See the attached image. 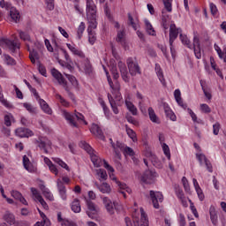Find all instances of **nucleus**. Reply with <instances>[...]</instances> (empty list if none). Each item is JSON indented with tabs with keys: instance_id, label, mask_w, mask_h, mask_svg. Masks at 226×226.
I'll list each match as a JSON object with an SVG mask.
<instances>
[{
	"instance_id": "obj_36",
	"label": "nucleus",
	"mask_w": 226,
	"mask_h": 226,
	"mask_svg": "<svg viewBox=\"0 0 226 226\" xmlns=\"http://www.w3.org/2000/svg\"><path fill=\"white\" fill-rule=\"evenodd\" d=\"M148 116L152 123H156L157 124H160V118L158 117V116H156L154 109H153V108L151 107L148 108Z\"/></svg>"
},
{
	"instance_id": "obj_44",
	"label": "nucleus",
	"mask_w": 226,
	"mask_h": 226,
	"mask_svg": "<svg viewBox=\"0 0 226 226\" xmlns=\"http://www.w3.org/2000/svg\"><path fill=\"white\" fill-rule=\"evenodd\" d=\"M52 160L55 162V163H57V165L62 167V169H65V170L70 171V167H68V164H66V162H64L59 157H53Z\"/></svg>"
},
{
	"instance_id": "obj_47",
	"label": "nucleus",
	"mask_w": 226,
	"mask_h": 226,
	"mask_svg": "<svg viewBox=\"0 0 226 226\" xmlns=\"http://www.w3.org/2000/svg\"><path fill=\"white\" fill-rule=\"evenodd\" d=\"M66 79H68L69 82H71L72 86L73 87H79V81L77 80V78L73 75L66 74L64 73Z\"/></svg>"
},
{
	"instance_id": "obj_46",
	"label": "nucleus",
	"mask_w": 226,
	"mask_h": 226,
	"mask_svg": "<svg viewBox=\"0 0 226 226\" xmlns=\"http://www.w3.org/2000/svg\"><path fill=\"white\" fill-rule=\"evenodd\" d=\"M97 176L100 177L99 181H107L109 176L107 175V171L103 169L97 170Z\"/></svg>"
},
{
	"instance_id": "obj_17",
	"label": "nucleus",
	"mask_w": 226,
	"mask_h": 226,
	"mask_svg": "<svg viewBox=\"0 0 226 226\" xmlns=\"http://www.w3.org/2000/svg\"><path fill=\"white\" fill-rule=\"evenodd\" d=\"M181 28H177L176 24H171L170 26V45H172L177 39V36L181 34Z\"/></svg>"
},
{
	"instance_id": "obj_10",
	"label": "nucleus",
	"mask_w": 226,
	"mask_h": 226,
	"mask_svg": "<svg viewBox=\"0 0 226 226\" xmlns=\"http://www.w3.org/2000/svg\"><path fill=\"white\" fill-rule=\"evenodd\" d=\"M102 204L109 215H114L115 209H117L119 203L113 201L109 197H102Z\"/></svg>"
},
{
	"instance_id": "obj_23",
	"label": "nucleus",
	"mask_w": 226,
	"mask_h": 226,
	"mask_svg": "<svg viewBox=\"0 0 226 226\" xmlns=\"http://www.w3.org/2000/svg\"><path fill=\"white\" fill-rule=\"evenodd\" d=\"M91 133L95 135V137H99V139H103V131H102V127L97 124H93L90 128Z\"/></svg>"
},
{
	"instance_id": "obj_33",
	"label": "nucleus",
	"mask_w": 226,
	"mask_h": 226,
	"mask_svg": "<svg viewBox=\"0 0 226 226\" xmlns=\"http://www.w3.org/2000/svg\"><path fill=\"white\" fill-rule=\"evenodd\" d=\"M10 17L12 22H19L20 20V13L15 7L10 9Z\"/></svg>"
},
{
	"instance_id": "obj_52",
	"label": "nucleus",
	"mask_w": 226,
	"mask_h": 226,
	"mask_svg": "<svg viewBox=\"0 0 226 226\" xmlns=\"http://www.w3.org/2000/svg\"><path fill=\"white\" fill-rule=\"evenodd\" d=\"M23 107L30 113V114H36L38 110L35 107L32 106L29 102H24Z\"/></svg>"
},
{
	"instance_id": "obj_50",
	"label": "nucleus",
	"mask_w": 226,
	"mask_h": 226,
	"mask_svg": "<svg viewBox=\"0 0 226 226\" xmlns=\"http://www.w3.org/2000/svg\"><path fill=\"white\" fill-rule=\"evenodd\" d=\"M89 20V26L87 28V32H93V29H96L98 27V23L96 22V14L94 19H88Z\"/></svg>"
},
{
	"instance_id": "obj_55",
	"label": "nucleus",
	"mask_w": 226,
	"mask_h": 226,
	"mask_svg": "<svg viewBox=\"0 0 226 226\" xmlns=\"http://www.w3.org/2000/svg\"><path fill=\"white\" fill-rule=\"evenodd\" d=\"M120 190H119V193H122V195L124 196V199H126V192L127 193H132V189L128 186L123 187V186H119Z\"/></svg>"
},
{
	"instance_id": "obj_61",
	"label": "nucleus",
	"mask_w": 226,
	"mask_h": 226,
	"mask_svg": "<svg viewBox=\"0 0 226 226\" xmlns=\"http://www.w3.org/2000/svg\"><path fill=\"white\" fill-rule=\"evenodd\" d=\"M162 150L167 158L170 160V148H169V145L162 143Z\"/></svg>"
},
{
	"instance_id": "obj_32",
	"label": "nucleus",
	"mask_w": 226,
	"mask_h": 226,
	"mask_svg": "<svg viewBox=\"0 0 226 226\" xmlns=\"http://www.w3.org/2000/svg\"><path fill=\"white\" fill-rule=\"evenodd\" d=\"M110 87L113 91L117 92L116 100H117L118 102H121V100H123V97L121 96V93L119 92L121 90V85L117 81H116L115 83L112 84Z\"/></svg>"
},
{
	"instance_id": "obj_2",
	"label": "nucleus",
	"mask_w": 226,
	"mask_h": 226,
	"mask_svg": "<svg viewBox=\"0 0 226 226\" xmlns=\"http://www.w3.org/2000/svg\"><path fill=\"white\" fill-rule=\"evenodd\" d=\"M61 112L63 117H64V119L67 121L70 126H72V128H79V124H77L75 118L79 123H84V124H87V122H86V119L84 117V115H82L79 112L75 111L74 115L68 112L66 109H62Z\"/></svg>"
},
{
	"instance_id": "obj_45",
	"label": "nucleus",
	"mask_w": 226,
	"mask_h": 226,
	"mask_svg": "<svg viewBox=\"0 0 226 226\" xmlns=\"http://www.w3.org/2000/svg\"><path fill=\"white\" fill-rule=\"evenodd\" d=\"M84 31H86V23L81 22L77 30L78 40L82 39V34H84Z\"/></svg>"
},
{
	"instance_id": "obj_5",
	"label": "nucleus",
	"mask_w": 226,
	"mask_h": 226,
	"mask_svg": "<svg viewBox=\"0 0 226 226\" xmlns=\"http://www.w3.org/2000/svg\"><path fill=\"white\" fill-rule=\"evenodd\" d=\"M0 47H3L4 49H9L12 54H15V52L20 49V43H19L17 39L11 41L10 39L2 38L0 39Z\"/></svg>"
},
{
	"instance_id": "obj_18",
	"label": "nucleus",
	"mask_w": 226,
	"mask_h": 226,
	"mask_svg": "<svg viewBox=\"0 0 226 226\" xmlns=\"http://www.w3.org/2000/svg\"><path fill=\"white\" fill-rule=\"evenodd\" d=\"M36 144L41 151H44V153H46V154L49 153L47 147H50V146H52V142H50V140L45 137H40L36 141Z\"/></svg>"
},
{
	"instance_id": "obj_15",
	"label": "nucleus",
	"mask_w": 226,
	"mask_h": 226,
	"mask_svg": "<svg viewBox=\"0 0 226 226\" xmlns=\"http://www.w3.org/2000/svg\"><path fill=\"white\" fill-rule=\"evenodd\" d=\"M51 74L52 77L56 79L59 86H63L64 89H68V81H66V79H64V77H63V74H61L59 71H57L56 69H52Z\"/></svg>"
},
{
	"instance_id": "obj_48",
	"label": "nucleus",
	"mask_w": 226,
	"mask_h": 226,
	"mask_svg": "<svg viewBox=\"0 0 226 226\" xmlns=\"http://www.w3.org/2000/svg\"><path fill=\"white\" fill-rule=\"evenodd\" d=\"M30 190L32 192L33 199H34V200H38V202H40V200L43 199V197L41 196V194H40V192H38L36 188L32 187Z\"/></svg>"
},
{
	"instance_id": "obj_53",
	"label": "nucleus",
	"mask_w": 226,
	"mask_h": 226,
	"mask_svg": "<svg viewBox=\"0 0 226 226\" xmlns=\"http://www.w3.org/2000/svg\"><path fill=\"white\" fill-rule=\"evenodd\" d=\"M42 195H44L45 199H47L48 200H50L51 202L54 201V194L50 192V190L44 188L42 190Z\"/></svg>"
},
{
	"instance_id": "obj_14",
	"label": "nucleus",
	"mask_w": 226,
	"mask_h": 226,
	"mask_svg": "<svg viewBox=\"0 0 226 226\" xmlns=\"http://www.w3.org/2000/svg\"><path fill=\"white\" fill-rule=\"evenodd\" d=\"M96 17V4L94 1L87 0V18L94 20Z\"/></svg>"
},
{
	"instance_id": "obj_6",
	"label": "nucleus",
	"mask_w": 226,
	"mask_h": 226,
	"mask_svg": "<svg viewBox=\"0 0 226 226\" xmlns=\"http://www.w3.org/2000/svg\"><path fill=\"white\" fill-rule=\"evenodd\" d=\"M132 220L134 226H149V220L147 219V215L144 212V208H140V220L139 219V215L137 211L132 214Z\"/></svg>"
},
{
	"instance_id": "obj_37",
	"label": "nucleus",
	"mask_w": 226,
	"mask_h": 226,
	"mask_svg": "<svg viewBox=\"0 0 226 226\" xmlns=\"http://www.w3.org/2000/svg\"><path fill=\"white\" fill-rule=\"evenodd\" d=\"M108 100L109 102L110 107L114 112V114H119V109H117V104H116V101L114 97L110 94H108Z\"/></svg>"
},
{
	"instance_id": "obj_11",
	"label": "nucleus",
	"mask_w": 226,
	"mask_h": 226,
	"mask_svg": "<svg viewBox=\"0 0 226 226\" xmlns=\"http://www.w3.org/2000/svg\"><path fill=\"white\" fill-rule=\"evenodd\" d=\"M150 198L155 209H160V204L163 202V194L160 192L150 191Z\"/></svg>"
},
{
	"instance_id": "obj_19",
	"label": "nucleus",
	"mask_w": 226,
	"mask_h": 226,
	"mask_svg": "<svg viewBox=\"0 0 226 226\" xmlns=\"http://www.w3.org/2000/svg\"><path fill=\"white\" fill-rule=\"evenodd\" d=\"M15 133L18 137H20L21 139L33 137V135H34L33 131L22 127L16 129Z\"/></svg>"
},
{
	"instance_id": "obj_62",
	"label": "nucleus",
	"mask_w": 226,
	"mask_h": 226,
	"mask_svg": "<svg viewBox=\"0 0 226 226\" xmlns=\"http://www.w3.org/2000/svg\"><path fill=\"white\" fill-rule=\"evenodd\" d=\"M124 154L126 156V154L128 156H133L135 154V152L133 151V149L130 147L125 146V148H124Z\"/></svg>"
},
{
	"instance_id": "obj_38",
	"label": "nucleus",
	"mask_w": 226,
	"mask_h": 226,
	"mask_svg": "<svg viewBox=\"0 0 226 226\" xmlns=\"http://www.w3.org/2000/svg\"><path fill=\"white\" fill-rule=\"evenodd\" d=\"M179 39H180V41L183 43V45L187 47V49H193V46H192V42L190 41V39H188V36L183 34H180Z\"/></svg>"
},
{
	"instance_id": "obj_34",
	"label": "nucleus",
	"mask_w": 226,
	"mask_h": 226,
	"mask_svg": "<svg viewBox=\"0 0 226 226\" xmlns=\"http://www.w3.org/2000/svg\"><path fill=\"white\" fill-rule=\"evenodd\" d=\"M0 103L4 105L6 109H13V104L10 103L8 100L4 99V94H3V88L0 85Z\"/></svg>"
},
{
	"instance_id": "obj_41",
	"label": "nucleus",
	"mask_w": 226,
	"mask_h": 226,
	"mask_svg": "<svg viewBox=\"0 0 226 226\" xmlns=\"http://www.w3.org/2000/svg\"><path fill=\"white\" fill-rule=\"evenodd\" d=\"M144 22H145L147 33H148L151 36H156V32L154 31V28H153V25H151V22H149V19H145Z\"/></svg>"
},
{
	"instance_id": "obj_8",
	"label": "nucleus",
	"mask_w": 226,
	"mask_h": 226,
	"mask_svg": "<svg viewBox=\"0 0 226 226\" xmlns=\"http://www.w3.org/2000/svg\"><path fill=\"white\" fill-rule=\"evenodd\" d=\"M87 204V215L92 220H96V216H98V213H100V207L94 204L91 200H86Z\"/></svg>"
},
{
	"instance_id": "obj_64",
	"label": "nucleus",
	"mask_w": 226,
	"mask_h": 226,
	"mask_svg": "<svg viewBox=\"0 0 226 226\" xmlns=\"http://www.w3.org/2000/svg\"><path fill=\"white\" fill-rule=\"evenodd\" d=\"M0 6L4 8V10H11V8H13L10 3L4 0L0 1Z\"/></svg>"
},
{
	"instance_id": "obj_9",
	"label": "nucleus",
	"mask_w": 226,
	"mask_h": 226,
	"mask_svg": "<svg viewBox=\"0 0 226 226\" xmlns=\"http://www.w3.org/2000/svg\"><path fill=\"white\" fill-rule=\"evenodd\" d=\"M158 177V173L154 170H147L141 176L142 183H146L147 185H151L154 183V180Z\"/></svg>"
},
{
	"instance_id": "obj_26",
	"label": "nucleus",
	"mask_w": 226,
	"mask_h": 226,
	"mask_svg": "<svg viewBox=\"0 0 226 226\" xmlns=\"http://www.w3.org/2000/svg\"><path fill=\"white\" fill-rule=\"evenodd\" d=\"M174 97L177 102V103L182 107V109H187L188 105H186L185 102H183V98H181V90L176 89L174 91Z\"/></svg>"
},
{
	"instance_id": "obj_39",
	"label": "nucleus",
	"mask_w": 226,
	"mask_h": 226,
	"mask_svg": "<svg viewBox=\"0 0 226 226\" xmlns=\"http://www.w3.org/2000/svg\"><path fill=\"white\" fill-rule=\"evenodd\" d=\"M28 51H29V58L31 63H33V64H34V63H36L37 59H40V55L38 54V51L33 49L31 50V49L28 47Z\"/></svg>"
},
{
	"instance_id": "obj_12",
	"label": "nucleus",
	"mask_w": 226,
	"mask_h": 226,
	"mask_svg": "<svg viewBox=\"0 0 226 226\" xmlns=\"http://www.w3.org/2000/svg\"><path fill=\"white\" fill-rule=\"evenodd\" d=\"M196 158L200 162V167H206L208 172H213V164L204 154H196Z\"/></svg>"
},
{
	"instance_id": "obj_59",
	"label": "nucleus",
	"mask_w": 226,
	"mask_h": 226,
	"mask_svg": "<svg viewBox=\"0 0 226 226\" xmlns=\"http://www.w3.org/2000/svg\"><path fill=\"white\" fill-rule=\"evenodd\" d=\"M11 121H13V115L7 114L4 116V124L5 126H11Z\"/></svg>"
},
{
	"instance_id": "obj_54",
	"label": "nucleus",
	"mask_w": 226,
	"mask_h": 226,
	"mask_svg": "<svg viewBox=\"0 0 226 226\" xmlns=\"http://www.w3.org/2000/svg\"><path fill=\"white\" fill-rule=\"evenodd\" d=\"M4 61L6 63V64L11 65V66H15V64H17V62L15 61V59H13V57L10 56V55H4Z\"/></svg>"
},
{
	"instance_id": "obj_58",
	"label": "nucleus",
	"mask_w": 226,
	"mask_h": 226,
	"mask_svg": "<svg viewBox=\"0 0 226 226\" xmlns=\"http://www.w3.org/2000/svg\"><path fill=\"white\" fill-rule=\"evenodd\" d=\"M88 33V41L90 45H94L96 41V33L94 32H87Z\"/></svg>"
},
{
	"instance_id": "obj_49",
	"label": "nucleus",
	"mask_w": 226,
	"mask_h": 226,
	"mask_svg": "<svg viewBox=\"0 0 226 226\" xmlns=\"http://www.w3.org/2000/svg\"><path fill=\"white\" fill-rule=\"evenodd\" d=\"M30 190L32 192L33 199H34V200H38V202H40V200L43 199V197L41 196V194H40V192H38L36 188L32 187Z\"/></svg>"
},
{
	"instance_id": "obj_31",
	"label": "nucleus",
	"mask_w": 226,
	"mask_h": 226,
	"mask_svg": "<svg viewBox=\"0 0 226 226\" xmlns=\"http://www.w3.org/2000/svg\"><path fill=\"white\" fill-rule=\"evenodd\" d=\"M20 40L26 42L27 48H29V43H33V40H31V35L29 34L23 32L21 30L19 31Z\"/></svg>"
},
{
	"instance_id": "obj_51",
	"label": "nucleus",
	"mask_w": 226,
	"mask_h": 226,
	"mask_svg": "<svg viewBox=\"0 0 226 226\" xmlns=\"http://www.w3.org/2000/svg\"><path fill=\"white\" fill-rule=\"evenodd\" d=\"M128 20H129L130 26H132L134 31H137L139 27V21L138 20L135 21L131 13H128Z\"/></svg>"
},
{
	"instance_id": "obj_3",
	"label": "nucleus",
	"mask_w": 226,
	"mask_h": 226,
	"mask_svg": "<svg viewBox=\"0 0 226 226\" xmlns=\"http://www.w3.org/2000/svg\"><path fill=\"white\" fill-rule=\"evenodd\" d=\"M79 146L80 147H82V149H85V151H87L88 154H90L91 161L94 163V167H102L103 165L102 158L98 157V155L94 154V150H93V147H91L89 144L86 143V141H81L79 143Z\"/></svg>"
},
{
	"instance_id": "obj_40",
	"label": "nucleus",
	"mask_w": 226,
	"mask_h": 226,
	"mask_svg": "<svg viewBox=\"0 0 226 226\" xmlns=\"http://www.w3.org/2000/svg\"><path fill=\"white\" fill-rule=\"evenodd\" d=\"M109 72H111V75L113 76V79L115 80H117V79H119V72H117V65H116V64H112V62H110V64H109Z\"/></svg>"
},
{
	"instance_id": "obj_57",
	"label": "nucleus",
	"mask_w": 226,
	"mask_h": 226,
	"mask_svg": "<svg viewBox=\"0 0 226 226\" xmlns=\"http://www.w3.org/2000/svg\"><path fill=\"white\" fill-rule=\"evenodd\" d=\"M182 184H183L185 192H186V193H190V184L188 183V179L186 178V177H182Z\"/></svg>"
},
{
	"instance_id": "obj_28",
	"label": "nucleus",
	"mask_w": 226,
	"mask_h": 226,
	"mask_svg": "<svg viewBox=\"0 0 226 226\" xmlns=\"http://www.w3.org/2000/svg\"><path fill=\"white\" fill-rule=\"evenodd\" d=\"M209 215H210V220L213 223V225L218 224V214L216 212V208L215 206H211L209 208Z\"/></svg>"
},
{
	"instance_id": "obj_16",
	"label": "nucleus",
	"mask_w": 226,
	"mask_h": 226,
	"mask_svg": "<svg viewBox=\"0 0 226 226\" xmlns=\"http://www.w3.org/2000/svg\"><path fill=\"white\" fill-rule=\"evenodd\" d=\"M117 66L123 80L126 83L130 82V74H128V68H126V64L119 60L117 63Z\"/></svg>"
},
{
	"instance_id": "obj_25",
	"label": "nucleus",
	"mask_w": 226,
	"mask_h": 226,
	"mask_svg": "<svg viewBox=\"0 0 226 226\" xmlns=\"http://www.w3.org/2000/svg\"><path fill=\"white\" fill-rule=\"evenodd\" d=\"M23 165L26 170L28 172H34V170H36L27 155L23 156Z\"/></svg>"
},
{
	"instance_id": "obj_43",
	"label": "nucleus",
	"mask_w": 226,
	"mask_h": 226,
	"mask_svg": "<svg viewBox=\"0 0 226 226\" xmlns=\"http://www.w3.org/2000/svg\"><path fill=\"white\" fill-rule=\"evenodd\" d=\"M125 132L132 140V142H137V133L135 131H133L132 128L128 127V125H125Z\"/></svg>"
},
{
	"instance_id": "obj_22",
	"label": "nucleus",
	"mask_w": 226,
	"mask_h": 226,
	"mask_svg": "<svg viewBox=\"0 0 226 226\" xmlns=\"http://www.w3.org/2000/svg\"><path fill=\"white\" fill-rule=\"evenodd\" d=\"M95 186L97 189H99V192L101 193H110L112 192V187H110V185H109L107 182H104L102 184L95 183Z\"/></svg>"
},
{
	"instance_id": "obj_13",
	"label": "nucleus",
	"mask_w": 226,
	"mask_h": 226,
	"mask_svg": "<svg viewBox=\"0 0 226 226\" xmlns=\"http://www.w3.org/2000/svg\"><path fill=\"white\" fill-rule=\"evenodd\" d=\"M116 41L120 43L124 50H128V42L126 41V30H124V28L117 31Z\"/></svg>"
},
{
	"instance_id": "obj_7",
	"label": "nucleus",
	"mask_w": 226,
	"mask_h": 226,
	"mask_svg": "<svg viewBox=\"0 0 226 226\" xmlns=\"http://www.w3.org/2000/svg\"><path fill=\"white\" fill-rule=\"evenodd\" d=\"M126 64L132 77H135L137 74L140 75V66L139 65V62H137V58L128 57L126 59Z\"/></svg>"
},
{
	"instance_id": "obj_20",
	"label": "nucleus",
	"mask_w": 226,
	"mask_h": 226,
	"mask_svg": "<svg viewBox=\"0 0 226 226\" xmlns=\"http://www.w3.org/2000/svg\"><path fill=\"white\" fill-rule=\"evenodd\" d=\"M175 193L177 199L180 200L182 206L184 207H188V201H187L186 196H185V192H183V189L177 187L175 189Z\"/></svg>"
},
{
	"instance_id": "obj_63",
	"label": "nucleus",
	"mask_w": 226,
	"mask_h": 226,
	"mask_svg": "<svg viewBox=\"0 0 226 226\" xmlns=\"http://www.w3.org/2000/svg\"><path fill=\"white\" fill-rule=\"evenodd\" d=\"M200 110L204 114H209L211 112V108H209V105L203 103V104H200Z\"/></svg>"
},
{
	"instance_id": "obj_24",
	"label": "nucleus",
	"mask_w": 226,
	"mask_h": 226,
	"mask_svg": "<svg viewBox=\"0 0 226 226\" xmlns=\"http://www.w3.org/2000/svg\"><path fill=\"white\" fill-rule=\"evenodd\" d=\"M124 103L126 109L132 116H139V109H137V107L133 105V102H132L130 99H125Z\"/></svg>"
},
{
	"instance_id": "obj_27",
	"label": "nucleus",
	"mask_w": 226,
	"mask_h": 226,
	"mask_svg": "<svg viewBox=\"0 0 226 226\" xmlns=\"http://www.w3.org/2000/svg\"><path fill=\"white\" fill-rule=\"evenodd\" d=\"M155 73L162 86H167V81H165V78L163 77V71L162 70L160 64H155Z\"/></svg>"
},
{
	"instance_id": "obj_42",
	"label": "nucleus",
	"mask_w": 226,
	"mask_h": 226,
	"mask_svg": "<svg viewBox=\"0 0 226 226\" xmlns=\"http://www.w3.org/2000/svg\"><path fill=\"white\" fill-rule=\"evenodd\" d=\"M100 104L102 108V110L104 112V116H106L107 119H110L112 117V113L110 112V109L109 107H107V104L105 103V101H101Z\"/></svg>"
},
{
	"instance_id": "obj_21",
	"label": "nucleus",
	"mask_w": 226,
	"mask_h": 226,
	"mask_svg": "<svg viewBox=\"0 0 226 226\" xmlns=\"http://www.w3.org/2000/svg\"><path fill=\"white\" fill-rule=\"evenodd\" d=\"M136 98L139 100L138 107L142 114H146V100L144 99V95L140 94V92L136 93Z\"/></svg>"
},
{
	"instance_id": "obj_4",
	"label": "nucleus",
	"mask_w": 226,
	"mask_h": 226,
	"mask_svg": "<svg viewBox=\"0 0 226 226\" xmlns=\"http://www.w3.org/2000/svg\"><path fill=\"white\" fill-rule=\"evenodd\" d=\"M64 185H70V177H63L62 179L56 180V187L62 200H66L68 196L66 194V186Z\"/></svg>"
},
{
	"instance_id": "obj_29",
	"label": "nucleus",
	"mask_w": 226,
	"mask_h": 226,
	"mask_svg": "<svg viewBox=\"0 0 226 226\" xmlns=\"http://www.w3.org/2000/svg\"><path fill=\"white\" fill-rule=\"evenodd\" d=\"M39 104L41 106V110H43L45 114H48L49 116H52V109H50V106L48 105L45 100L39 99Z\"/></svg>"
},
{
	"instance_id": "obj_56",
	"label": "nucleus",
	"mask_w": 226,
	"mask_h": 226,
	"mask_svg": "<svg viewBox=\"0 0 226 226\" xmlns=\"http://www.w3.org/2000/svg\"><path fill=\"white\" fill-rule=\"evenodd\" d=\"M56 100H59L61 105H63V107H70V102H68V101H66L64 98H63V96L59 94H56Z\"/></svg>"
},
{
	"instance_id": "obj_35",
	"label": "nucleus",
	"mask_w": 226,
	"mask_h": 226,
	"mask_svg": "<svg viewBox=\"0 0 226 226\" xmlns=\"http://www.w3.org/2000/svg\"><path fill=\"white\" fill-rule=\"evenodd\" d=\"M4 220L7 223H9V225H15V215L11 214L10 211L5 212L4 215Z\"/></svg>"
},
{
	"instance_id": "obj_60",
	"label": "nucleus",
	"mask_w": 226,
	"mask_h": 226,
	"mask_svg": "<svg viewBox=\"0 0 226 226\" xmlns=\"http://www.w3.org/2000/svg\"><path fill=\"white\" fill-rule=\"evenodd\" d=\"M209 8H210L211 14L214 17H216V15H218V8L216 7V4H215L214 3H210Z\"/></svg>"
},
{
	"instance_id": "obj_30",
	"label": "nucleus",
	"mask_w": 226,
	"mask_h": 226,
	"mask_svg": "<svg viewBox=\"0 0 226 226\" xmlns=\"http://www.w3.org/2000/svg\"><path fill=\"white\" fill-rule=\"evenodd\" d=\"M71 209L73 213H80L82 211V207L80 206V200L74 199L71 203Z\"/></svg>"
},
{
	"instance_id": "obj_1",
	"label": "nucleus",
	"mask_w": 226,
	"mask_h": 226,
	"mask_svg": "<svg viewBox=\"0 0 226 226\" xmlns=\"http://www.w3.org/2000/svg\"><path fill=\"white\" fill-rule=\"evenodd\" d=\"M66 47L73 56H77L79 59H84L85 73H87V75H91V73H93V65L91 64L89 58L86 57L84 51L77 48V45L75 44L66 43Z\"/></svg>"
}]
</instances>
